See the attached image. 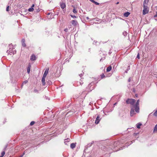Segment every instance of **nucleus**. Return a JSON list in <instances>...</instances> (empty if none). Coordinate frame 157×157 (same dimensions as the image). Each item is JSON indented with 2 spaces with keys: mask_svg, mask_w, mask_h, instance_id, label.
<instances>
[{
  "mask_svg": "<svg viewBox=\"0 0 157 157\" xmlns=\"http://www.w3.org/2000/svg\"><path fill=\"white\" fill-rule=\"evenodd\" d=\"M86 20H88L89 19V17H86Z\"/></svg>",
  "mask_w": 157,
  "mask_h": 157,
  "instance_id": "ea45409f",
  "label": "nucleus"
},
{
  "mask_svg": "<svg viewBox=\"0 0 157 157\" xmlns=\"http://www.w3.org/2000/svg\"><path fill=\"white\" fill-rule=\"evenodd\" d=\"M3 157V156H2V155H1V156H0V157Z\"/></svg>",
  "mask_w": 157,
  "mask_h": 157,
  "instance_id": "603ef678",
  "label": "nucleus"
},
{
  "mask_svg": "<svg viewBox=\"0 0 157 157\" xmlns=\"http://www.w3.org/2000/svg\"><path fill=\"white\" fill-rule=\"evenodd\" d=\"M101 119V118L100 117L99 115H98L96 118V120L95 122V123L96 124H98L99 123Z\"/></svg>",
  "mask_w": 157,
  "mask_h": 157,
  "instance_id": "7ed1b4c3",
  "label": "nucleus"
},
{
  "mask_svg": "<svg viewBox=\"0 0 157 157\" xmlns=\"http://www.w3.org/2000/svg\"><path fill=\"white\" fill-rule=\"evenodd\" d=\"M34 123H35V122L33 121H32L31 122V123H30V125L31 126H32V125H33Z\"/></svg>",
  "mask_w": 157,
  "mask_h": 157,
  "instance_id": "4be33fe9",
  "label": "nucleus"
},
{
  "mask_svg": "<svg viewBox=\"0 0 157 157\" xmlns=\"http://www.w3.org/2000/svg\"><path fill=\"white\" fill-rule=\"evenodd\" d=\"M130 14V13L129 12H127L125 13L124 14V16L125 17H128Z\"/></svg>",
  "mask_w": 157,
  "mask_h": 157,
  "instance_id": "4468645a",
  "label": "nucleus"
},
{
  "mask_svg": "<svg viewBox=\"0 0 157 157\" xmlns=\"http://www.w3.org/2000/svg\"><path fill=\"white\" fill-rule=\"evenodd\" d=\"M46 77H44V76H43L42 80H41V82L42 83V84L43 86H45V78Z\"/></svg>",
  "mask_w": 157,
  "mask_h": 157,
  "instance_id": "6e6552de",
  "label": "nucleus"
},
{
  "mask_svg": "<svg viewBox=\"0 0 157 157\" xmlns=\"http://www.w3.org/2000/svg\"><path fill=\"white\" fill-rule=\"evenodd\" d=\"M9 6H7L6 8V11H9Z\"/></svg>",
  "mask_w": 157,
  "mask_h": 157,
  "instance_id": "cd10ccee",
  "label": "nucleus"
},
{
  "mask_svg": "<svg viewBox=\"0 0 157 157\" xmlns=\"http://www.w3.org/2000/svg\"><path fill=\"white\" fill-rule=\"evenodd\" d=\"M137 58L138 59H140V56H139V54H138L137 55Z\"/></svg>",
  "mask_w": 157,
  "mask_h": 157,
  "instance_id": "f704fd0d",
  "label": "nucleus"
},
{
  "mask_svg": "<svg viewBox=\"0 0 157 157\" xmlns=\"http://www.w3.org/2000/svg\"><path fill=\"white\" fill-rule=\"evenodd\" d=\"M142 125V124L141 123H138L136 124V127L138 128H140V126Z\"/></svg>",
  "mask_w": 157,
  "mask_h": 157,
  "instance_id": "f3484780",
  "label": "nucleus"
},
{
  "mask_svg": "<svg viewBox=\"0 0 157 157\" xmlns=\"http://www.w3.org/2000/svg\"><path fill=\"white\" fill-rule=\"evenodd\" d=\"M128 33L126 31H124L123 33V35L124 36H126L128 34Z\"/></svg>",
  "mask_w": 157,
  "mask_h": 157,
  "instance_id": "6ab92c4d",
  "label": "nucleus"
},
{
  "mask_svg": "<svg viewBox=\"0 0 157 157\" xmlns=\"http://www.w3.org/2000/svg\"><path fill=\"white\" fill-rule=\"evenodd\" d=\"M30 59L32 61H34L36 59L35 56L34 54L32 55L31 56Z\"/></svg>",
  "mask_w": 157,
  "mask_h": 157,
  "instance_id": "9b49d317",
  "label": "nucleus"
},
{
  "mask_svg": "<svg viewBox=\"0 0 157 157\" xmlns=\"http://www.w3.org/2000/svg\"><path fill=\"white\" fill-rule=\"evenodd\" d=\"M93 3H94L96 5H99V3H98V2H96L95 1H94V2H93Z\"/></svg>",
  "mask_w": 157,
  "mask_h": 157,
  "instance_id": "a878e982",
  "label": "nucleus"
},
{
  "mask_svg": "<svg viewBox=\"0 0 157 157\" xmlns=\"http://www.w3.org/2000/svg\"><path fill=\"white\" fill-rule=\"evenodd\" d=\"M34 92L35 93H37L38 92V90L36 89H34Z\"/></svg>",
  "mask_w": 157,
  "mask_h": 157,
  "instance_id": "c756f323",
  "label": "nucleus"
},
{
  "mask_svg": "<svg viewBox=\"0 0 157 157\" xmlns=\"http://www.w3.org/2000/svg\"><path fill=\"white\" fill-rule=\"evenodd\" d=\"M154 115L155 116H157V110L154 113Z\"/></svg>",
  "mask_w": 157,
  "mask_h": 157,
  "instance_id": "5701e85b",
  "label": "nucleus"
},
{
  "mask_svg": "<svg viewBox=\"0 0 157 157\" xmlns=\"http://www.w3.org/2000/svg\"><path fill=\"white\" fill-rule=\"evenodd\" d=\"M153 132L154 133L157 132V124L155 125L154 127Z\"/></svg>",
  "mask_w": 157,
  "mask_h": 157,
  "instance_id": "a211bd4d",
  "label": "nucleus"
},
{
  "mask_svg": "<svg viewBox=\"0 0 157 157\" xmlns=\"http://www.w3.org/2000/svg\"><path fill=\"white\" fill-rule=\"evenodd\" d=\"M27 82H28V81L27 80H25L23 82L22 84H26V83H27Z\"/></svg>",
  "mask_w": 157,
  "mask_h": 157,
  "instance_id": "c85d7f7f",
  "label": "nucleus"
},
{
  "mask_svg": "<svg viewBox=\"0 0 157 157\" xmlns=\"http://www.w3.org/2000/svg\"><path fill=\"white\" fill-rule=\"evenodd\" d=\"M73 12L74 13H77L76 10L75 9H74L73 10Z\"/></svg>",
  "mask_w": 157,
  "mask_h": 157,
  "instance_id": "b1692460",
  "label": "nucleus"
},
{
  "mask_svg": "<svg viewBox=\"0 0 157 157\" xmlns=\"http://www.w3.org/2000/svg\"><path fill=\"white\" fill-rule=\"evenodd\" d=\"M34 4H33V5H32V6H31V8H34Z\"/></svg>",
  "mask_w": 157,
  "mask_h": 157,
  "instance_id": "a19ab883",
  "label": "nucleus"
},
{
  "mask_svg": "<svg viewBox=\"0 0 157 157\" xmlns=\"http://www.w3.org/2000/svg\"><path fill=\"white\" fill-rule=\"evenodd\" d=\"M71 23L74 26L76 25L78 23L77 21H76L74 20L71 21Z\"/></svg>",
  "mask_w": 157,
  "mask_h": 157,
  "instance_id": "423d86ee",
  "label": "nucleus"
},
{
  "mask_svg": "<svg viewBox=\"0 0 157 157\" xmlns=\"http://www.w3.org/2000/svg\"><path fill=\"white\" fill-rule=\"evenodd\" d=\"M76 146V143H72L70 145V147L72 149H73L75 148Z\"/></svg>",
  "mask_w": 157,
  "mask_h": 157,
  "instance_id": "f8f14e48",
  "label": "nucleus"
},
{
  "mask_svg": "<svg viewBox=\"0 0 157 157\" xmlns=\"http://www.w3.org/2000/svg\"><path fill=\"white\" fill-rule=\"evenodd\" d=\"M40 11V10L39 9H38L36 10V12H39Z\"/></svg>",
  "mask_w": 157,
  "mask_h": 157,
  "instance_id": "79ce46f5",
  "label": "nucleus"
},
{
  "mask_svg": "<svg viewBox=\"0 0 157 157\" xmlns=\"http://www.w3.org/2000/svg\"><path fill=\"white\" fill-rule=\"evenodd\" d=\"M22 45L24 47H25L26 45L25 44V42L22 43Z\"/></svg>",
  "mask_w": 157,
  "mask_h": 157,
  "instance_id": "bb28decb",
  "label": "nucleus"
},
{
  "mask_svg": "<svg viewBox=\"0 0 157 157\" xmlns=\"http://www.w3.org/2000/svg\"><path fill=\"white\" fill-rule=\"evenodd\" d=\"M7 52L8 53H9V54H10L11 55L12 54H10V53H12L13 54H15V53H16V51H13V50L12 49H10L9 50H8L7 51Z\"/></svg>",
  "mask_w": 157,
  "mask_h": 157,
  "instance_id": "20e7f679",
  "label": "nucleus"
},
{
  "mask_svg": "<svg viewBox=\"0 0 157 157\" xmlns=\"http://www.w3.org/2000/svg\"><path fill=\"white\" fill-rule=\"evenodd\" d=\"M97 43V41H94L93 43V44H96V43Z\"/></svg>",
  "mask_w": 157,
  "mask_h": 157,
  "instance_id": "58836bf2",
  "label": "nucleus"
},
{
  "mask_svg": "<svg viewBox=\"0 0 157 157\" xmlns=\"http://www.w3.org/2000/svg\"><path fill=\"white\" fill-rule=\"evenodd\" d=\"M136 97H137V94H136Z\"/></svg>",
  "mask_w": 157,
  "mask_h": 157,
  "instance_id": "864d4df0",
  "label": "nucleus"
},
{
  "mask_svg": "<svg viewBox=\"0 0 157 157\" xmlns=\"http://www.w3.org/2000/svg\"><path fill=\"white\" fill-rule=\"evenodd\" d=\"M25 40L24 39H23L22 40H21V42H22V43H24L25 42Z\"/></svg>",
  "mask_w": 157,
  "mask_h": 157,
  "instance_id": "72a5a7b5",
  "label": "nucleus"
},
{
  "mask_svg": "<svg viewBox=\"0 0 157 157\" xmlns=\"http://www.w3.org/2000/svg\"><path fill=\"white\" fill-rule=\"evenodd\" d=\"M109 147V149H113V148H112L110 147Z\"/></svg>",
  "mask_w": 157,
  "mask_h": 157,
  "instance_id": "de8ad7c7",
  "label": "nucleus"
},
{
  "mask_svg": "<svg viewBox=\"0 0 157 157\" xmlns=\"http://www.w3.org/2000/svg\"><path fill=\"white\" fill-rule=\"evenodd\" d=\"M64 31L65 32H67L68 31V29H64Z\"/></svg>",
  "mask_w": 157,
  "mask_h": 157,
  "instance_id": "e433bc0d",
  "label": "nucleus"
},
{
  "mask_svg": "<svg viewBox=\"0 0 157 157\" xmlns=\"http://www.w3.org/2000/svg\"><path fill=\"white\" fill-rule=\"evenodd\" d=\"M112 69V67L111 66H109L106 69L107 72H109Z\"/></svg>",
  "mask_w": 157,
  "mask_h": 157,
  "instance_id": "dca6fc26",
  "label": "nucleus"
},
{
  "mask_svg": "<svg viewBox=\"0 0 157 157\" xmlns=\"http://www.w3.org/2000/svg\"><path fill=\"white\" fill-rule=\"evenodd\" d=\"M31 67V65L30 63H29L27 68V72L28 74H29L30 73Z\"/></svg>",
  "mask_w": 157,
  "mask_h": 157,
  "instance_id": "1a4fd4ad",
  "label": "nucleus"
},
{
  "mask_svg": "<svg viewBox=\"0 0 157 157\" xmlns=\"http://www.w3.org/2000/svg\"><path fill=\"white\" fill-rule=\"evenodd\" d=\"M90 2H94V0H89Z\"/></svg>",
  "mask_w": 157,
  "mask_h": 157,
  "instance_id": "a18cd8bd",
  "label": "nucleus"
},
{
  "mask_svg": "<svg viewBox=\"0 0 157 157\" xmlns=\"http://www.w3.org/2000/svg\"><path fill=\"white\" fill-rule=\"evenodd\" d=\"M144 9L143 11V14L144 15H145L149 11V9L147 6H143Z\"/></svg>",
  "mask_w": 157,
  "mask_h": 157,
  "instance_id": "f03ea898",
  "label": "nucleus"
},
{
  "mask_svg": "<svg viewBox=\"0 0 157 157\" xmlns=\"http://www.w3.org/2000/svg\"><path fill=\"white\" fill-rule=\"evenodd\" d=\"M50 14V13H48V14H47V15H49Z\"/></svg>",
  "mask_w": 157,
  "mask_h": 157,
  "instance_id": "09e8293b",
  "label": "nucleus"
},
{
  "mask_svg": "<svg viewBox=\"0 0 157 157\" xmlns=\"http://www.w3.org/2000/svg\"><path fill=\"white\" fill-rule=\"evenodd\" d=\"M48 70H49V69L48 68V69H46V70H45L44 74H43V76H44V77H46V76L47 75V74H48Z\"/></svg>",
  "mask_w": 157,
  "mask_h": 157,
  "instance_id": "0eeeda50",
  "label": "nucleus"
},
{
  "mask_svg": "<svg viewBox=\"0 0 157 157\" xmlns=\"http://www.w3.org/2000/svg\"><path fill=\"white\" fill-rule=\"evenodd\" d=\"M118 143L117 142H115L113 144V145L114 146H117V143Z\"/></svg>",
  "mask_w": 157,
  "mask_h": 157,
  "instance_id": "473e14b6",
  "label": "nucleus"
},
{
  "mask_svg": "<svg viewBox=\"0 0 157 157\" xmlns=\"http://www.w3.org/2000/svg\"><path fill=\"white\" fill-rule=\"evenodd\" d=\"M48 82L49 85H51L52 83L51 81H49Z\"/></svg>",
  "mask_w": 157,
  "mask_h": 157,
  "instance_id": "c9c22d12",
  "label": "nucleus"
},
{
  "mask_svg": "<svg viewBox=\"0 0 157 157\" xmlns=\"http://www.w3.org/2000/svg\"><path fill=\"white\" fill-rule=\"evenodd\" d=\"M148 2V0H144V1L143 5L144 6H147V4Z\"/></svg>",
  "mask_w": 157,
  "mask_h": 157,
  "instance_id": "2eb2a0df",
  "label": "nucleus"
},
{
  "mask_svg": "<svg viewBox=\"0 0 157 157\" xmlns=\"http://www.w3.org/2000/svg\"><path fill=\"white\" fill-rule=\"evenodd\" d=\"M82 75V74H81L79 75V76L80 77H81Z\"/></svg>",
  "mask_w": 157,
  "mask_h": 157,
  "instance_id": "49530a36",
  "label": "nucleus"
},
{
  "mask_svg": "<svg viewBox=\"0 0 157 157\" xmlns=\"http://www.w3.org/2000/svg\"><path fill=\"white\" fill-rule=\"evenodd\" d=\"M131 81V78L130 77L128 79V82H130Z\"/></svg>",
  "mask_w": 157,
  "mask_h": 157,
  "instance_id": "4c0bfd02",
  "label": "nucleus"
},
{
  "mask_svg": "<svg viewBox=\"0 0 157 157\" xmlns=\"http://www.w3.org/2000/svg\"><path fill=\"white\" fill-rule=\"evenodd\" d=\"M117 104L116 103H115L114 104V105H116V104Z\"/></svg>",
  "mask_w": 157,
  "mask_h": 157,
  "instance_id": "3c124183",
  "label": "nucleus"
},
{
  "mask_svg": "<svg viewBox=\"0 0 157 157\" xmlns=\"http://www.w3.org/2000/svg\"><path fill=\"white\" fill-rule=\"evenodd\" d=\"M93 143H94V142L93 141L92 142H91V143H90L89 144H88V147H89V146L90 147V146H91L92 145V144Z\"/></svg>",
  "mask_w": 157,
  "mask_h": 157,
  "instance_id": "412c9836",
  "label": "nucleus"
},
{
  "mask_svg": "<svg viewBox=\"0 0 157 157\" xmlns=\"http://www.w3.org/2000/svg\"><path fill=\"white\" fill-rule=\"evenodd\" d=\"M119 2H117V3L116 4H119Z\"/></svg>",
  "mask_w": 157,
  "mask_h": 157,
  "instance_id": "8fccbe9b",
  "label": "nucleus"
},
{
  "mask_svg": "<svg viewBox=\"0 0 157 157\" xmlns=\"http://www.w3.org/2000/svg\"><path fill=\"white\" fill-rule=\"evenodd\" d=\"M154 17H157V12L156 13V14L154 16Z\"/></svg>",
  "mask_w": 157,
  "mask_h": 157,
  "instance_id": "37998d69",
  "label": "nucleus"
},
{
  "mask_svg": "<svg viewBox=\"0 0 157 157\" xmlns=\"http://www.w3.org/2000/svg\"><path fill=\"white\" fill-rule=\"evenodd\" d=\"M5 154V152L4 151H3L1 153V155L2 156H3Z\"/></svg>",
  "mask_w": 157,
  "mask_h": 157,
  "instance_id": "393cba45",
  "label": "nucleus"
},
{
  "mask_svg": "<svg viewBox=\"0 0 157 157\" xmlns=\"http://www.w3.org/2000/svg\"><path fill=\"white\" fill-rule=\"evenodd\" d=\"M71 17L73 18H76V16L75 15H71Z\"/></svg>",
  "mask_w": 157,
  "mask_h": 157,
  "instance_id": "7c9ffc66",
  "label": "nucleus"
},
{
  "mask_svg": "<svg viewBox=\"0 0 157 157\" xmlns=\"http://www.w3.org/2000/svg\"><path fill=\"white\" fill-rule=\"evenodd\" d=\"M135 101V100L133 99L128 98L126 101V103L127 104H130L131 105H133L135 108V111L139 113V100H137L136 103L134 105V104Z\"/></svg>",
  "mask_w": 157,
  "mask_h": 157,
  "instance_id": "f257e3e1",
  "label": "nucleus"
},
{
  "mask_svg": "<svg viewBox=\"0 0 157 157\" xmlns=\"http://www.w3.org/2000/svg\"><path fill=\"white\" fill-rule=\"evenodd\" d=\"M60 7L61 8L64 9L66 7V5L64 3H62L60 4Z\"/></svg>",
  "mask_w": 157,
  "mask_h": 157,
  "instance_id": "ddd939ff",
  "label": "nucleus"
},
{
  "mask_svg": "<svg viewBox=\"0 0 157 157\" xmlns=\"http://www.w3.org/2000/svg\"><path fill=\"white\" fill-rule=\"evenodd\" d=\"M70 139L69 138H67V139L65 140L64 143L66 145H68V143L70 142Z\"/></svg>",
  "mask_w": 157,
  "mask_h": 157,
  "instance_id": "9d476101",
  "label": "nucleus"
},
{
  "mask_svg": "<svg viewBox=\"0 0 157 157\" xmlns=\"http://www.w3.org/2000/svg\"><path fill=\"white\" fill-rule=\"evenodd\" d=\"M101 78H102L105 77V75L104 74H102L101 75Z\"/></svg>",
  "mask_w": 157,
  "mask_h": 157,
  "instance_id": "2f4dec72",
  "label": "nucleus"
},
{
  "mask_svg": "<svg viewBox=\"0 0 157 157\" xmlns=\"http://www.w3.org/2000/svg\"><path fill=\"white\" fill-rule=\"evenodd\" d=\"M24 154H25V153H24L23 154V155H21L20 156V157H22L24 155Z\"/></svg>",
  "mask_w": 157,
  "mask_h": 157,
  "instance_id": "c03bdc74",
  "label": "nucleus"
},
{
  "mask_svg": "<svg viewBox=\"0 0 157 157\" xmlns=\"http://www.w3.org/2000/svg\"><path fill=\"white\" fill-rule=\"evenodd\" d=\"M130 116H132L134 114H136L135 112L134 111V109H133L132 108L130 111Z\"/></svg>",
  "mask_w": 157,
  "mask_h": 157,
  "instance_id": "39448f33",
  "label": "nucleus"
},
{
  "mask_svg": "<svg viewBox=\"0 0 157 157\" xmlns=\"http://www.w3.org/2000/svg\"><path fill=\"white\" fill-rule=\"evenodd\" d=\"M34 10V8H30L28 9V11L29 12H33Z\"/></svg>",
  "mask_w": 157,
  "mask_h": 157,
  "instance_id": "aec40b11",
  "label": "nucleus"
}]
</instances>
